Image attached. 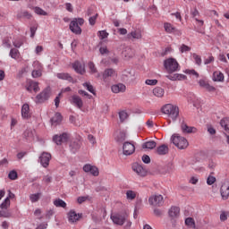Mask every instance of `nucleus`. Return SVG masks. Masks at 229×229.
<instances>
[{
    "mask_svg": "<svg viewBox=\"0 0 229 229\" xmlns=\"http://www.w3.org/2000/svg\"><path fill=\"white\" fill-rule=\"evenodd\" d=\"M164 28H165V31H166V33H173V31H174V26H173V24L169 23V22H165L164 24Z\"/></svg>",
    "mask_w": 229,
    "mask_h": 229,
    "instance_id": "obj_40",
    "label": "nucleus"
},
{
    "mask_svg": "<svg viewBox=\"0 0 229 229\" xmlns=\"http://www.w3.org/2000/svg\"><path fill=\"white\" fill-rule=\"evenodd\" d=\"M42 193H34L30 195V199L31 203H37L40 199V196Z\"/></svg>",
    "mask_w": 229,
    "mask_h": 229,
    "instance_id": "obj_41",
    "label": "nucleus"
},
{
    "mask_svg": "<svg viewBox=\"0 0 229 229\" xmlns=\"http://www.w3.org/2000/svg\"><path fill=\"white\" fill-rule=\"evenodd\" d=\"M216 180L215 176L209 175L207 179L208 185H214V183H216Z\"/></svg>",
    "mask_w": 229,
    "mask_h": 229,
    "instance_id": "obj_55",
    "label": "nucleus"
},
{
    "mask_svg": "<svg viewBox=\"0 0 229 229\" xmlns=\"http://www.w3.org/2000/svg\"><path fill=\"white\" fill-rule=\"evenodd\" d=\"M181 130L182 133H196V128L187 125L185 121L181 123Z\"/></svg>",
    "mask_w": 229,
    "mask_h": 229,
    "instance_id": "obj_18",
    "label": "nucleus"
},
{
    "mask_svg": "<svg viewBox=\"0 0 229 229\" xmlns=\"http://www.w3.org/2000/svg\"><path fill=\"white\" fill-rule=\"evenodd\" d=\"M220 193L223 199H228L229 197V182H225L222 184L220 188Z\"/></svg>",
    "mask_w": 229,
    "mask_h": 229,
    "instance_id": "obj_15",
    "label": "nucleus"
},
{
    "mask_svg": "<svg viewBox=\"0 0 229 229\" xmlns=\"http://www.w3.org/2000/svg\"><path fill=\"white\" fill-rule=\"evenodd\" d=\"M208 132L209 135H216V129L212 125H208Z\"/></svg>",
    "mask_w": 229,
    "mask_h": 229,
    "instance_id": "obj_63",
    "label": "nucleus"
},
{
    "mask_svg": "<svg viewBox=\"0 0 229 229\" xmlns=\"http://www.w3.org/2000/svg\"><path fill=\"white\" fill-rule=\"evenodd\" d=\"M35 13H37L38 15H47V12L44 11L42 8L40 7H35Z\"/></svg>",
    "mask_w": 229,
    "mask_h": 229,
    "instance_id": "obj_48",
    "label": "nucleus"
},
{
    "mask_svg": "<svg viewBox=\"0 0 229 229\" xmlns=\"http://www.w3.org/2000/svg\"><path fill=\"white\" fill-rule=\"evenodd\" d=\"M51 160V154L48 152H43L39 157V162L43 167H48Z\"/></svg>",
    "mask_w": 229,
    "mask_h": 229,
    "instance_id": "obj_12",
    "label": "nucleus"
},
{
    "mask_svg": "<svg viewBox=\"0 0 229 229\" xmlns=\"http://www.w3.org/2000/svg\"><path fill=\"white\" fill-rule=\"evenodd\" d=\"M184 72L186 74H192L193 76H195V78H199V74L198 73V72H196V70H185Z\"/></svg>",
    "mask_w": 229,
    "mask_h": 229,
    "instance_id": "obj_56",
    "label": "nucleus"
},
{
    "mask_svg": "<svg viewBox=\"0 0 229 229\" xmlns=\"http://www.w3.org/2000/svg\"><path fill=\"white\" fill-rule=\"evenodd\" d=\"M132 169L135 173H137L139 176H146V174H148V172H146V169H144V167H142V165H134Z\"/></svg>",
    "mask_w": 229,
    "mask_h": 229,
    "instance_id": "obj_25",
    "label": "nucleus"
},
{
    "mask_svg": "<svg viewBox=\"0 0 229 229\" xmlns=\"http://www.w3.org/2000/svg\"><path fill=\"white\" fill-rule=\"evenodd\" d=\"M70 30L75 35H81V27L78 25V19L75 18L70 22Z\"/></svg>",
    "mask_w": 229,
    "mask_h": 229,
    "instance_id": "obj_13",
    "label": "nucleus"
},
{
    "mask_svg": "<svg viewBox=\"0 0 229 229\" xmlns=\"http://www.w3.org/2000/svg\"><path fill=\"white\" fill-rule=\"evenodd\" d=\"M116 142L123 143L124 140H126V132H119V134L115 138Z\"/></svg>",
    "mask_w": 229,
    "mask_h": 229,
    "instance_id": "obj_39",
    "label": "nucleus"
},
{
    "mask_svg": "<svg viewBox=\"0 0 229 229\" xmlns=\"http://www.w3.org/2000/svg\"><path fill=\"white\" fill-rule=\"evenodd\" d=\"M99 53H100V55H108V53H110V51L108 50V48H106V47H101L99 48Z\"/></svg>",
    "mask_w": 229,
    "mask_h": 229,
    "instance_id": "obj_60",
    "label": "nucleus"
},
{
    "mask_svg": "<svg viewBox=\"0 0 229 229\" xmlns=\"http://www.w3.org/2000/svg\"><path fill=\"white\" fill-rule=\"evenodd\" d=\"M141 159H142V162H144V164L151 163V158L148 155H143Z\"/></svg>",
    "mask_w": 229,
    "mask_h": 229,
    "instance_id": "obj_61",
    "label": "nucleus"
},
{
    "mask_svg": "<svg viewBox=\"0 0 229 229\" xmlns=\"http://www.w3.org/2000/svg\"><path fill=\"white\" fill-rule=\"evenodd\" d=\"M126 196L127 199H135V198H137V193L133 191H127Z\"/></svg>",
    "mask_w": 229,
    "mask_h": 229,
    "instance_id": "obj_47",
    "label": "nucleus"
},
{
    "mask_svg": "<svg viewBox=\"0 0 229 229\" xmlns=\"http://www.w3.org/2000/svg\"><path fill=\"white\" fill-rule=\"evenodd\" d=\"M98 35L100 37V40H104V38H108V32H106V30H99Z\"/></svg>",
    "mask_w": 229,
    "mask_h": 229,
    "instance_id": "obj_54",
    "label": "nucleus"
},
{
    "mask_svg": "<svg viewBox=\"0 0 229 229\" xmlns=\"http://www.w3.org/2000/svg\"><path fill=\"white\" fill-rule=\"evenodd\" d=\"M128 38H136L137 40H140L142 38V33L140 30H133L127 35Z\"/></svg>",
    "mask_w": 229,
    "mask_h": 229,
    "instance_id": "obj_30",
    "label": "nucleus"
},
{
    "mask_svg": "<svg viewBox=\"0 0 229 229\" xmlns=\"http://www.w3.org/2000/svg\"><path fill=\"white\" fill-rule=\"evenodd\" d=\"M164 67L168 74H173V72L180 71V64L173 57H169L164 61Z\"/></svg>",
    "mask_w": 229,
    "mask_h": 229,
    "instance_id": "obj_1",
    "label": "nucleus"
},
{
    "mask_svg": "<svg viewBox=\"0 0 229 229\" xmlns=\"http://www.w3.org/2000/svg\"><path fill=\"white\" fill-rule=\"evenodd\" d=\"M82 214H77L74 210H70L68 213L69 223H76L81 219Z\"/></svg>",
    "mask_w": 229,
    "mask_h": 229,
    "instance_id": "obj_14",
    "label": "nucleus"
},
{
    "mask_svg": "<svg viewBox=\"0 0 229 229\" xmlns=\"http://www.w3.org/2000/svg\"><path fill=\"white\" fill-rule=\"evenodd\" d=\"M156 153H157L160 156L167 155V153H169V147H167V145L165 144L160 145L159 147L157 148Z\"/></svg>",
    "mask_w": 229,
    "mask_h": 229,
    "instance_id": "obj_24",
    "label": "nucleus"
},
{
    "mask_svg": "<svg viewBox=\"0 0 229 229\" xmlns=\"http://www.w3.org/2000/svg\"><path fill=\"white\" fill-rule=\"evenodd\" d=\"M168 216L174 219L180 216V208L178 207H172L168 211Z\"/></svg>",
    "mask_w": 229,
    "mask_h": 229,
    "instance_id": "obj_23",
    "label": "nucleus"
},
{
    "mask_svg": "<svg viewBox=\"0 0 229 229\" xmlns=\"http://www.w3.org/2000/svg\"><path fill=\"white\" fill-rule=\"evenodd\" d=\"M184 72L186 74H192L193 76H195V78H199V74L198 73V72H196V70H185Z\"/></svg>",
    "mask_w": 229,
    "mask_h": 229,
    "instance_id": "obj_57",
    "label": "nucleus"
},
{
    "mask_svg": "<svg viewBox=\"0 0 229 229\" xmlns=\"http://www.w3.org/2000/svg\"><path fill=\"white\" fill-rule=\"evenodd\" d=\"M119 118L121 123H124L125 119H128V113L126 111H120Z\"/></svg>",
    "mask_w": 229,
    "mask_h": 229,
    "instance_id": "obj_45",
    "label": "nucleus"
},
{
    "mask_svg": "<svg viewBox=\"0 0 229 229\" xmlns=\"http://www.w3.org/2000/svg\"><path fill=\"white\" fill-rule=\"evenodd\" d=\"M159 171L163 174H165L167 173H172L173 172V164L168 163L167 165H165L164 166H161L159 168Z\"/></svg>",
    "mask_w": 229,
    "mask_h": 229,
    "instance_id": "obj_28",
    "label": "nucleus"
},
{
    "mask_svg": "<svg viewBox=\"0 0 229 229\" xmlns=\"http://www.w3.org/2000/svg\"><path fill=\"white\" fill-rule=\"evenodd\" d=\"M0 217H12V213L0 210Z\"/></svg>",
    "mask_w": 229,
    "mask_h": 229,
    "instance_id": "obj_59",
    "label": "nucleus"
},
{
    "mask_svg": "<svg viewBox=\"0 0 229 229\" xmlns=\"http://www.w3.org/2000/svg\"><path fill=\"white\" fill-rule=\"evenodd\" d=\"M32 76L34 78H40V76H42V72L40 70H34L32 71Z\"/></svg>",
    "mask_w": 229,
    "mask_h": 229,
    "instance_id": "obj_58",
    "label": "nucleus"
},
{
    "mask_svg": "<svg viewBox=\"0 0 229 229\" xmlns=\"http://www.w3.org/2000/svg\"><path fill=\"white\" fill-rule=\"evenodd\" d=\"M213 81H225V74L221 72H214Z\"/></svg>",
    "mask_w": 229,
    "mask_h": 229,
    "instance_id": "obj_32",
    "label": "nucleus"
},
{
    "mask_svg": "<svg viewBox=\"0 0 229 229\" xmlns=\"http://www.w3.org/2000/svg\"><path fill=\"white\" fill-rule=\"evenodd\" d=\"M161 110L164 114L168 115V117H171L173 121H176V118L180 115V109L173 104L165 105Z\"/></svg>",
    "mask_w": 229,
    "mask_h": 229,
    "instance_id": "obj_3",
    "label": "nucleus"
},
{
    "mask_svg": "<svg viewBox=\"0 0 229 229\" xmlns=\"http://www.w3.org/2000/svg\"><path fill=\"white\" fill-rule=\"evenodd\" d=\"M55 207H58L61 208H65L67 207V203L64 201L62 199H57L54 201Z\"/></svg>",
    "mask_w": 229,
    "mask_h": 229,
    "instance_id": "obj_36",
    "label": "nucleus"
},
{
    "mask_svg": "<svg viewBox=\"0 0 229 229\" xmlns=\"http://www.w3.org/2000/svg\"><path fill=\"white\" fill-rule=\"evenodd\" d=\"M123 153L125 157H130L135 153V145L130 141H125L123 146Z\"/></svg>",
    "mask_w": 229,
    "mask_h": 229,
    "instance_id": "obj_8",
    "label": "nucleus"
},
{
    "mask_svg": "<svg viewBox=\"0 0 229 229\" xmlns=\"http://www.w3.org/2000/svg\"><path fill=\"white\" fill-rule=\"evenodd\" d=\"M185 225L190 226V228L196 229V222L194 221V218L188 217L185 219Z\"/></svg>",
    "mask_w": 229,
    "mask_h": 229,
    "instance_id": "obj_37",
    "label": "nucleus"
},
{
    "mask_svg": "<svg viewBox=\"0 0 229 229\" xmlns=\"http://www.w3.org/2000/svg\"><path fill=\"white\" fill-rule=\"evenodd\" d=\"M69 148L70 151L73 154L78 153L81 148V136H77L75 139L72 140Z\"/></svg>",
    "mask_w": 229,
    "mask_h": 229,
    "instance_id": "obj_6",
    "label": "nucleus"
},
{
    "mask_svg": "<svg viewBox=\"0 0 229 229\" xmlns=\"http://www.w3.org/2000/svg\"><path fill=\"white\" fill-rule=\"evenodd\" d=\"M21 117L23 119H30L31 114L30 113V105L24 104L21 107Z\"/></svg>",
    "mask_w": 229,
    "mask_h": 229,
    "instance_id": "obj_20",
    "label": "nucleus"
},
{
    "mask_svg": "<svg viewBox=\"0 0 229 229\" xmlns=\"http://www.w3.org/2000/svg\"><path fill=\"white\" fill-rule=\"evenodd\" d=\"M173 144L178 148V149H187L189 148V141L185 137H182L178 133H174L171 137Z\"/></svg>",
    "mask_w": 229,
    "mask_h": 229,
    "instance_id": "obj_2",
    "label": "nucleus"
},
{
    "mask_svg": "<svg viewBox=\"0 0 229 229\" xmlns=\"http://www.w3.org/2000/svg\"><path fill=\"white\" fill-rule=\"evenodd\" d=\"M220 126L224 129V137L227 144H229V118H223L220 121Z\"/></svg>",
    "mask_w": 229,
    "mask_h": 229,
    "instance_id": "obj_7",
    "label": "nucleus"
},
{
    "mask_svg": "<svg viewBox=\"0 0 229 229\" xmlns=\"http://www.w3.org/2000/svg\"><path fill=\"white\" fill-rule=\"evenodd\" d=\"M14 47H21L24 45V39L21 38H17L13 41Z\"/></svg>",
    "mask_w": 229,
    "mask_h": 229,
    "instance_id": "obj_38",
    "label": "nucleus"
},
{
    "mask_svg": "<svg viewBox=\"0 0 229 229\" xmlns=\"http://www.w3.org/2000/svg\"><path fill=\"white\" fill-rule=\"evenodd\" d=\"M111 90L114 94H119V92H124L126 90V86L123 83L115 84L112 86Z\"/></svg>",
    "mask_w": 229,
    "mask_h": 229,
    "instance_id": "obj_19",
    "label": "nucleus"
},
{
    "mask_svg": "<svg viewBox=\"0 0 229 229\" xmlns=\"http://www.w3.org/2000/svg\"><path fill=\"white\" fill-rule=\"evenodd\" d=\"M62 121H64V117L62 116V114L58 112L50 119L52 126H58V124H62Z\"/></svg>",
    "mask_w": 229,
    "mask_h": 229,
    "instance_id": "obj_16",
    "label": "nucleus"
},
{
    "mask_svg": "<svg viewBox=\"0 0 229 229\" xmlns=\"http://www.w3.org/2000/svg\"><path fill=\"white\" fill-rule=\"evenodd\" d=\"M146 85H157V83H158V81L157 80H147L145 81Z\"/></svg>",
    "mask_w": 229,
    "mask_h": 229,
    "instance_id": "obj_64",
    "label": "nucleus"
},
{
    "mask_svg": "<svg viewBox=\"0 0 229 229\" xmlns=\"http://www.w3.org/2000/svg\"><path fill=\"white\" fill-rule=\"evenodd\" d=\"M2 46H4V47H7L8 49H10V47H12V44L10 43L9 37H6L3 39Z\"/></svg>",
    "mask_w": 229,
    "mask_h": 229,
    "instance_id": "obj_46",
    "label": "nucleus"
},
{
    "mask_svg": "<svg viewBox=\"0 0 229 229\" xmlns=\"http://www.w3.org/2000/svg\"><path fill=\"white\" fill-rule=\"evenodd\" d=\"M111 219L114 225L123 226L126 221H128V213H118L111 216Z\"/></svg>",
    "mask_w": 229,
    "mask_h": 229,
    "instance_id": "obj_4",
    "label": "nucleus"
},
{
    "mask_svg": "<svg viewBox=\"0 0 229 229\" xmlns=\"http://www.w3.org/2000/svg\"><path fill=\"white\" fill-rule=\"evenodd\" d=\"M189 51H191V47L185 45V44H182L180 47V52L181 53H189Z\"/></svg>",
    "mask_w": 229,
    "mask_h": 229,
    "instance_id": "obj_52",
    "label": "nucleus"
},
{
    "mask_svg": "<svg viewBox=\"0 0 229 229\" xmlns=\"http://www.w3.org/2000/svg\"><path fill=\"white\" fill-rule=\"evenodd\" d=\"M33 16L31 15V13H30V12L28 11H23V12H20L17 14V19H31Z\"/></svg>",
    "mask_w": 229,
    "mask_h": 229,
    "instance_id": "obj_35",
    "label": "nucleus"
},
{
    "mask_svg": "<svg viewBox=\"0 0 229 229\" xmlns=\"http://www.w3.org/2000/svg\"><path fill=\"white\" fill-rule=\"evenodd\" d=\"M51 94V89L49 88H46L41 93L37 95L36 97V103H45L49 99V96Z\"/></svg>",
    "mask_w": 229,
    "mask_h": 229,
    "instance_id": "obj_9",
    "label": "nucleus"
},
{
    "mask_svg": "<svg viewBox=\"0 0 229 229\" xmlns=\"http://www.w3.org/2000/svg\"><path fill=\"white\" fill-rule=\"evenodd\" d=\"M59 80H67L70 83H74V79L69 74L65 72H61L56 74Z\"/></svg>",
    "mask_w": 229,
    "mask_h": 229,
    "instance_id": "obj_26",
    "label": "nucleus"
},
{
    "mask_svg": "<svg viewBox=\"0 0 229 229\" xmlns=\"http://www.w3.org/2000/svg\"><path fill=\"white\" fill-rule=\"evenodd\" d=\"M89 173L93 176H99V169H98L96 166H91Z\"/></svg>",
    "mask_w": 229,
    "mask_h": 229,
    "instance_id": "obj_53",
    "label": "nucleus"
},
{
    "mask_svg": "<svg viewBox=\"0 0 229 229\" xmlns=\"http://www.w3.org/2000/svg\"><path fill=\"white\" fill-rule=\"evenodd\" d=\"M98 16L99 14L96 13L94 16L89 17V22L90 26H94L96 24V21L98 20Z\"/></svg>",
    "mask_w": 229,
    "mask_h": 229,
    "instance_id": "obj_51",
    "label": "nucleus"
},
{
    "mask_svg": "<svg viewBox=\"0 0 229 229\" xmlns=\"http://www.w3.org/2000/svg\"><path fill=\"white\" fill-rule=\"evenodd\" d=\"M148 202L153 207H162L164 205V197L162 195H153L149 197Z\"/></svg>",
    "mask_w": 229,
    "mask_h": 229,
    "instance_id": "obj_10",
    "label": "nucleus"
},
{
    "mask_svg": "<svg viewBox=\"0 0 229 229\" xmlns=\"http://www.w3.org/2000/svg\"><path fill=\"white\" fill-rule=\"evenodd\" d=\"M193 58H194L197 65H201V56H199L196 54H193Z\"/></svg>",
    "mask_w": 229,
    "mask_h": 229,
    "instance_id": "obj_62",
    "label": "nucleus"
},
{
    "mask_svg": "<svg viewBox=\"0 0 229 229\" xmlns=\"http://www.w3.org/2000/svg\"><path fill=\"white\" fill-rule=\"evenodd\" d=\"M113 76H115V70H114L112 68H108L104 71L102 78H103L104 81H106V80H108V78H112Z\"/></svg>",
    "mask_w": 229,
    "mask_h": 229,
    "instance_id": "obj_21",
    "label": "nucleus"
},
{
    "mask_svg": "<svg viewBox=\"0 0 229 229\" xmlns=\"http://www.w3.org/2000/svg\"><path fill=\"white\" fill-rule=\"evenodd\" d=\"M123 80L125 81H134L135 80V71L131 70L130 72H125V73L123 75Z\"/></svg>",
    "mask_w": 229,
    "mask_h": 229,
    "instance_id": "obj_22",
    "label": "nucleus"
},
{
    "mask_svg": "<svg viewBox=\"0 0 229 229\" xmlns=\"http://www.w3.org/2000/svg\"><path fill=\"white\" fill-rule=\"evenodd\" d=\"M153 94L156 96V98H164L165 91L161 87H157L153 89Z\"/></svg>",
    "mask_w": 229,
    "mask_h": 229,
    "instance_id": "obj_33",
    "label": "nucleus"
},
{
    "mask_svg": "<svg viewBox=\"0 0 229 229\" xmlns=\"http://www.w3.org/2000/svg\"><path fill=\"white\" fill-rule=\"evenodd\" d=\"M28 92H31V90H34V92H38L40 90V88H38V82L30 81V85L26 88Z\"/></svg>",
    "mask_w": 229,
    "mask_h": 229,
    "instance_id": "obj_29",
    "label": "nucleus"
},
{
    "mask_svg": "<svg viewBox=\"0 0 229 229\" xmlns=\"http://www.w3.org/2000/svg\"><path fill=\"white\" fill-rule=\"evenodd\" d=\"M35 133H37L35 129H27L23 132V139H26V140H28V139H34Z\"/></svg>",
    "mask_w": 229,
    "mask_h": 229,
    "instance_id": "obj_27",
    "label": "nucleus"
},
{
    "mask_svg": "<svg viewBox=\"0 0 229 229\" xmlns=\"http://www.w3.org/2000/svg\"><path fill=\"white\" fill-rule=\"evenodd\" d=\"M71 103L75 106H77V108H80V109L83 108V100L78 95L72 96Z\"/></svg>",
    "mask_w": 229,
    "mask_h": 229,
    "instance_id": "obj_17",
    "label": "nucleus"
},
{
    "mask_svg": "<svg viewBox=\"0 0 229 229\" xmlns=\"http://www.w3.org/2000/svg\"><path fill=\"white\" fill-rule=\"evenodd\" d=\"M72 69L77 72V74H81L83 75L86 71H85V64H81L80 61H75L72 64Z\"/></svg>",
    "mask_w": 229,
    "mask_h": 229,
    "instance_id": "obj_11",
    "label": "nucleus"
},
{
    "mask_svg": "<svg viewBox=\"0 0 229 229\" xmlns=\"http://www.w3.org/2000/svg\"><path fill=\"white\" fill-rule=\"evenodd\" d=\"M83 87H86V89H87V90H89V92H91V94L96 96V90H94V86H92L90 82H84Z\"/></svg>",
    "mask_w": 229,
    "mask_h": 229,
    "instance_id": "obj_42",
    "label": "nucleus"
},
{
    "mask_svg": "<svg viewBox=\"0 0 229 229\" xmlns=\"http://www.w3.org/2000/svg\"><path fill=\"white\" fill-rule=\"evenodd\" d=\"M0 208H2V210H6L8 208H10V199L8 198H6L3 203L0 205Z\"/></svg>",
    "mask_w": 229,
    "mask_h": 229,
    "instance_id": "obj_43",
    "label": "nucleus"
},
{
    "mask_svg": "<svg viewBox=\"0 0 229 229\" xmlns=\"http://www.w3.org/2000/svg\"><path fill=\"white\" fill-rule=\"evenodd\" d=\"M18 174H17V171L15 170H12L9 174H8V178L10 180H17Z\"/></svg>",
    "mask_w": 229,
    "mask_h": 229,
    "instance_id": "obj_50",
    "label": "nucleus"
},
{
    "mask_svg": "<svg viewBox=\"0 0 229 229\" xmlns=\"http://www.w3.org/2000/svg\"><path fill=\"white\" fill-rule=\"evenodd\" d=\"M155 148H157V142L153 140L146 141L142 144L143 149H155Z\"/></svg>",
    "mask_w": 229,
    "mask_h": 229,
    "instance_id": "obj_31",
    "label": "nucleus"
},
{
    "mask_svg": "<svg viewBox=\"0 0 229 229\" xmlns=\"http://www.w3.org/2000/svg\"><path fill=\"white\" fill-rule=\"evenodd\" d=\"M9 55L14 60H19V58L21 57V52H19L17 48H12L10 50Z\"/></svg>",
    "mask_w": 229,
    "mask_h": 229,
    "instance_id": "obj_34",
    "label": "nucleus"
},
{
    "mask_svg": "<svg viewBox=\"0 0 229 229\" xmlns=\"http://www.w3.org/2000/svg\"><path fill=\"white\" fill-rule=\"evenodd\" d=\"M71 135L67 132H63L62 134H55L53 137V141L57 145V146H62L64 142H68Z\"/></svg>",
    "mask_w": 229,
    "mask_h": 229,
    "instance_id": "obj_5",
    "label": "nucleus"
},
{
    "mask_svg": "<svg viewBox=\"0 0 229 229\" xmlns=\"http://www.w3.org/2000/svg\"><path fill=\"white\" fill-rule=\"evenodd\" d=\"M88 67H89L91 74H96V72H98V68H96V64H94L93 62H89L88 64Z\"/></svg>",
    "mask_w": 229,
    "mask_h": 229,
    "instance_id": "obj_44",
    "label": "nucleus"
},
{
    "mask_svg": "<svg viewBox=\"0 0 229 229\" xmlns=\"http://www.w3.org/2000/svg\"><path fill=\"white\" fill-rule=\"evenodd\" d=\"M42 182H44V183H46L47 185V184L51 183V182H53V176H51L49 174L44 175Z\"/></svg>",
    "mask_w": 229,
    "mask_h": 229,
    "instance_id": "obj_49",
    "label": "nucleus"
}]
</instances>
